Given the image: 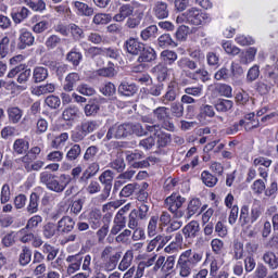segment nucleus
<instances>
[{"mask_svg":"<svg viewBox=\"0 0 278 278\" xmlns=\"http://www.w3.org/2000/svg\"><path fill=\"white\" fill-rule=\"evenodd\" d=\"M26 203H27V197H25V194H20L14 200L16 210H23V207H25Z\"/></svg>","mask_w":278,"mask_h":278,"instance_id":"obj_59","label":"nucleus"},{"mask_svg":"<svg viewBox=\"0 0 278 278\" xmlns=\"http://www.w3.org/2000/svg\"><path fill=\"white\" fill-rule=\"evenodd\" d=\"M61 41L62 39H60V37H58L56 35H51L46 40V47H48V49H55V47H58V45H60Z\"/></svg>","mask_w":278,"mask_h":278,"instance_id":"obj_44","label":"nucleus"},{"mask_svg":"<svg viewBox=\"0 0 278 278\" xmlns=\"http://www.w3.org/2000/svg\"><path fill=\"white\" fill-rule=\"evenodd\" d=\"M170 45H175V41H173L170 35L164 34L159 37V47H170Z\"/></svg>","mask_w":278,"mask_h":278,"instance_id":"obj_43","label":"nucleus"},{"mask_svg":"<svg viewBox=\"0 0 278 278\" xmlns=\"http://www.w3.org/2000/svg\"><path fill=\"white\" fill-rule=\"evenodd\" d=\"M187 210H188V216L189 218H191V216H194V214H197L199 210H201V201L199 199H192L189 202Z\"/></svg>","mask_w":278,"mask_h":278,"instance_id":"obj_23","label":"nucleus"},{"mask_svg":"<svg viewBox=\"0 0 278 278\" xmlns=\"http://www.w3.org/2000/svg\"><path fill=\"white\" fill-rule=\"evenodd\" d=\"M215 231L216 233H218V236L220 238H225V236H227V226H225V224H223V222H218L215 226Z\"/></svg>","mask_w":278,"mask_h":278,"instance_id":"obj_64","label":"nucleus"},{"mask_svg":"<svg viewBox=\"0 0 278 278\" xmlns=\"http://www.w3.org/2000/svg\"><path fill=\"white\" fill-rule=\"evenodd\" d=\"M12 198V191L10 190V185H3L0 191V203H8Z\"/></svg>","mask_w":278,"mask_h":278,"instance_id":"obj_31","label":"nucleus"},{"mask_svg":"<svg viewBox=\"0 0 278 278\" xmlns=\"http://www.w3.org/2000/svg\"><path fill=\"white\" fill-rule=\"evenodd\" d=\"M118 92H121V94H124V97H131V94L136 92V86L123 83L118 87Z\"/></svg>","mask_w":278,"mask_h":278,"instance_id":"obj_21","label":"nucleus"},{"mask_svg":"<svg viewBox=\"0 0 278 278\" xmlns=\"http://www.w3.org/2000/svg\"><path fill=\"white\" fill-rule=\"evenodd\" d=\"M125 217L123 216V214L118 213L115 217V225L112 228V233H114V236H116V233H118L121 231V229H123V227H125Z\"/></svg>","mask_w":278,"mask_h":278,"instance_id":"obj_25","label":"nucleus"},{"mask_svg":"<svg viewBox=\"0 0 278 278\" xmlns=\"http://www.w3.org/2000/svg\"><path fill=\"white\" fill-rule=\"evenodd\" d=\"M13 150L18 155H23L27 151H29V142H27L23 139H17V140H15V142L13 144Z\"/></svg>","mask_w":278,"mask_h":278,"instance_id":"obj_14","label":"nucleus"},{"mask_svg":"<svg viewBox=\"0 0 278 278\" xmlns=\"http://www.w3.org/2000/svg\"><path fill=\"white\" fill-rule=\"evenodd\" d=\"M101 92L102 94H104V97H112V94L116 92V87L114 86V84L109 83L104 85V87L101 89Z\"/></svg>","mask_w":278,"mask_h":278,"instance_id":"obj_55","label":"nucleus"},{"mask_svg":"<svg viewBox=\"0 0 278 278\" xmlns=\"http://www.w3.org/2000/svg\"><path fill=\"white\" fill-rule=\"evenodd\" d=\"M49 77V72L45 67H36L34 71V79L37 83L45 81Z\"/></svg>","mask_w":278,"mask_h":278,"instance_id":"obj_26","label":"nucleus"},{"mask_svg":"<svg viewBox=\"0 0 278 278\" xmlns=\"http://www.w3.org/2000/svg\"><path fill=\"white\" fill-rule=\"evenodd\" d=\"M184 203H186V198L177 193H173L165 200V205L168 207L169 212L174 214L175 218H184V211L180 210Z\"/></svg>","mask_w":278,"mask_h":278,"instance_id":"obj_2","label":"nucleus"},{"mask_svg":"<svg viewBox=\"0 0 278 278\" xmlns=\"http://www.w3.org/2000/svg\"><path fill=\"white\" fill-rule=\"evenodd\" d=\"M97 127H99L97 122H85L81 125V129L85 134H92V131H94V129H97Z\"/></svg>","mask_w":278,"mask_h":278,"instance_id":"obj_48","label":"nucleus"},{"mask_svg":"<svg viewBox=\"0 0 278 278\" xmlns=\"http://www.w3.org/2000/svg\"><path fill=\"white\" fill-rule=\"evenodd\" d=\"M40 180L49 190H53V192H63L64 188H66V184L61 182L56 177L47 172L41 173Z\"/></svg>","mask_w":278,"mask_h":278,"instance_id":"obj_3","label":"nucleus"},{"mask_svg":"<svg viewBox=\"0 0 278 278\" xmlns=\"http://www.w3.org/2000/svg\"><path fill=\"white\" fill-rule=\"evenodd\" d=\"M28 5L35 12H42V10H46L47 8V4L42 0H39L38 2H29Z\"/></svg>","mask_w":278,"mask_h":278,"instance_id":"obj_61","label":"nucleus"},{"mask_svg":"<svg viewBox=\"0 0 278 278\" xmlns=\"http://www.w3.org/2000/svg\"><path fill=\"white\" fill-rule=\"evenodd\" d=\"M125 48L131 55H138L144 49V45L137 41L135 38H130L126 41Z\"/></svg>","mask_w":278,"mask_h":278,"instance_id":"obj_7","label":"nucleus"},{"mask_svg":"<svg viewBox=\"0 0 278 278\" xmlns=\"http://www.w3.org/2000/svg\"><path fill=\"white\" fill-rule=\"evenodd\" d=\"M192 79L207 81V79H210V74L205 70H198L192 74Z\"/></svg>","mask_w":278,"mask_h":278,"instance_id":"obj_42","label":"nucleus"},{"mask_svg":"<svg viewBox=\"0 0 278 278\" xmlns=\"http://www.w3.org/2000/svg\"><path fill=\"white\" fill-rule=\"evenodd\" d=\"M89 220L92 223L93 227H99V223L101 220V212L100 211H92L89 214Z\"/></svg>","mask_w":278,"mask_h":278,"instance_id":"obj_53","label":"nucleus"},{"mask_svg":"<svg viewBox=\"0 0 278 278\" xmlns=\"http://www.w3.org/2000/svg\"><path fill=\"white\" fill-rule=\"evenodd\" d=\"M77 92L85 94L86 97H92V94H94V89L83 84L77 87Z\"/></svg>","mask_w":278,"mask_h":278,"instance_id":"obj_47","label":"nucleus"},{"mask_svg":"<svg viewBox=\"0 0 278 278\" xmlns=\"http://www.w3.org/2000/svg\"><path fill=\"white\" fill-rule=\"evenodd\" d=\"M233 108V102L231 100H222L216 104V110L218 112H229Z\"/></svg>","mask_w":278,"mask_h":278,"instance_id":"obj_36","label":"nucleus"},{"mask_svg":"<svg viewBox=\"0 0 278 278\" xmlns=\"http://www.w3.org/2000/svg\"><path fill=\"white\" fill-rule=\"evenodd\" d=\"M161 58H163L164 62H175L177 54L170 50H165L161 53Z\"/></svg>","mask_w":278,"mask_h":278,"instance_id":"obj_58","label":"nucleus"},{"mask_svg":"<svg viewBox=\"0 0 278 278\" xmlns=\"http://www.w3.org/2000/svg\"><path fill=\"white\" fill-rule=\"evenodd\" d=\"M131 134V125L123 124L118 126H113L109 129L106 138L111 140V138H125Z\"/></svg>","mask_w":278,"mask_h":278,"instance_id":"obj_4","label":"nucleus"},{"mask_svg":"<svg viewBox=\"0 0 278 278\" xmlns=\"http://www.w3.org/2000/svg\"><path fill=\"white\" fill-rule=\"evenodd\" d=\"M33 29L35 34H42V31H47V29H49V22L47 21L38 22Z\"/></svg>","mask_w":278,"mask_h":278,"instance_id":"obj_56","label":"nucleus"},{"mask_svg":"<svg viewBox=\"0 0 278 278\" xmlns=\"http://www.w3.org/2000/svg\"><path fill=\"white\" fill-rule=\"evenodd\" d=\"M199 231H201V226L197 220L190 222L182 229V233L187 240L197 238L199 236Z\"/></svg>","mask_w":278,"mask_h":278,"instance_id":"obj_6","label":"nucleus"},{"mask_svg":"<svg viewBox=\"0 0 278 278\" xmlns=\"http://www.w3.org/2000/svg\"><path fill=\"white\" fill-rule=\"evenodd\" d=\"M154 12L157 18H166V16H168V5L164 2H159Z\"/></svg>","mask_w":278,"mask_h":278,"instance_id":"obj_22","label":"nucleus"},{"mask_svg":"<svg viewBox=\"0 0 278 278\" xmlns=\"http://www.w3.org/2000/svg\"><path fill=\"white\" fill-rule=\"evenodd\" d=\"M172 112L175 116H177L178 118H181V116H184V104L181 103L172 104Z\"/></svg>","mask_w":278,"mask_h":278,"instance_id":"obj_62","label":"nucleus"},{"mask_svg":"<svg viewBox=\"0 0 278 278\" xmlns=\"http://www.w3.org/2000/svg\"><path fill=\"white\" fill-rule=\"evenodd\" d=\"M66 140H68V134L63 132L60 136L55 137L54 140H52L51 147L53 149H60V147H62V144H64Z\"/></svg>","mask_w":278,"mask_h":278,"instance_id":"obj_34","label":"nucleus"},{"mask_svg":"<svg viewBox=\"0 0 278 278\" xmlns=\"http://www.w3.org/2000/svg\"><path fill=\"white\" fill-rule=\"evenodd\" d=\"M55 231H58V227H55V225L52 223H48L43 227V236L46 238H53V236H55Z\"/></svg>","mask_w":278,"mask_h":278,"instance_id":"obj_39","label":"nucleus"},{"mask_svg":"<svg viewBox=\"0 0 278 278\" xmlns=\"http://www.w3.org/2000/svg\"><path fill=\"white\" fill-rule=\"evenodd\" d=\"M239 223H240L241 227H244V225H249V224L253 223V220L251 219V216H249V206H243L241 208Z\"/></svg>","mask_w":278,"mask_h":278,"instance_id":"obj_27","label":"nucleus"},{"mask_svg":"<svg viewBox=\"0 0 278 278\" xmlns=\"http://www.w3.org/2000/svg\"><path fill=\"white\" fill-rule=\"evenodd\" d=\"M9 121L13 124L20 123L21 118H23V111L16 106H12L8 109Z\"/></svg>","mask_w":278,"mask_h":278,"instance_id":"obj_15","label":"nucleus"},{"mask_svg":"<svg viewBox=\"0 0 278 278\" xmlns=\"http://www.w3.org/2000/svg\"><path fill=\"white\" fill-rule=\"evenodd\" d=\"M251 188L254 194H262V192L266 190V184L264 182V180L257 179L253 182Z\"/></svg>","mask_w":278,"mask_h":278,"instance_id":"obj_37","label":"nucleus"},{"mask_svg":"<svg viewBox=\"0 0 278 278\" xmlns=\"http://www.w3.org/2000/svg\"><path fill=\"white\" fill-rule=\"evenodd\" d=\"M62 157H64V154L60 151H53L47 155L49 162H62Z\"/></svg>","mask_w":278,"mask_h":278,"instance_id":"obj_60","label":"nucleus"},{"mask_svg":"<svg viewBox=\"0 0 278 278\" xmlns=\"http://www.w3.org/2000/svg\"><path fill=\"white\" fill-rule=\"evenodd\" d=\"M254 118V113L245 115V118L240 121V126H244L245 131H251V129L260 127V122L255 121Z\"/></svg>","mask_w":278,"mask_h":278,"instance_id":"obj_9","label":"nucleus"},{"mask_svg":"<svg viewBox=\"0 0 278 278\" xmlns=\"http://www.w3.org/2000/svg\"><path fill=\"white\" fill-rule=\"evenodd\" d=\"M112 21V15L105 13H98L93 16V23L96 25H108Z\"/></svg>","mask_w":278,"mask_h":278,"instance_id":"obj_28","label":"nucleus"},{"mask_svg":"<svg viewBox=\"0 0 278 278\" xmlns=\"http://www.w3.org/2000/svg\"><path fill=\"white\" fill-rule=\"evenodd\" d=\"M131 14H134V7H131L129 4H125L119 8V12L117 14H115L113 20L116 21V23H123V21H125V18L131 16Z\"/></svg>","mask_w":278,"mask_h":278,"instance_id":"obj_8","label":"nucleus"},{"mask_svg":"<svg viewBox=\"0 0 278 278\" xmlns=\"http://www.w3.org/2000/svg\"><path fill=\"white\" fill-rule=\"evenodd\" d=\"M61 103L62 102L60 101V98H58V96H49L46 98V104L52 110H56V108H60Z\"/></svg>","mask_w":278,"mask_h":278,"instance_id":"obj_38","label":"nucleus"},{"mask_svg":"<svg viewBox=\"0 0 278 278\" xmlns=\"http://www.w3.org/2000/svg\"><path fill=\"white\" fill-rule=\"evenodd\" d=\"M139 56V62H153L155 60V50L153 48H143Z\"/></svg>","mask_w":278,"mask_h":278,"instance_id":"obj_18","label":"nucleus"},{"mask_svg":"<svg viewBox=\"0 0 278 278\" xmlns=\"http://www.w3.org/2000/svg\"><path fill=\"white\" fill-rule=\"evenodd\" d=\"M14 134H16V129L12 126H7L1 130V138H3V140H8V138H12Z\"/></svg>","mask_w":278,"mask_h":278,"instance_id":"obj_51","label":"nucleus"},{"mask_svg":"<svg viewBox=\"0 0 278 278\" xmlns=\"http://www.w3.org/2000/svg\"><path fill=\"white\" fill-rule=\"evenodd\" d=\"M270 164H273V161L265 159L264 156H258L254 160V166H264L265 168H269Z\"/></svg>","mask_w":278,"mask_h":278,"instance_id":"obj_57","label":"nucleus"},{"mask_svg":"<svg viewBox=\"0 0 278 278\" xmlns=\"http://www.w3.org/2000/svg\"><path fill=\"white\" fill-rule=\"evenodd\" d=\"M99 112V103L94 100L89 101V103L85 106L86 116H92Z\"/></svg>","mask_w":278,"mask_h":278,"instance_id":"obj_32","label":"nucleus"},{"mask_svg":"<svg viewBox=\"0 0 278 278\" xmlns=\"http://www.w3.org/2000/svg\"><path fill=\"white\" fill-rule=\"evenodd\" d=\"M67 60H68V62H72V64H74V66H78L79 62H81V53H79L77 51H71L67 54Z\"/></svg>","mask_w":278,"mask_h":278,"instance_id":"obj_41","label":"nucleus"},{"mask_svg":"<svg viewBox=\"0 0 278 278\" xmlns=\"http://www.w3.org/2000/svg\"><path fill=\"white\" fill-rule=\"evenodd\" d=\"M98 75L100 77H114L115 75L114 67L110 65L109 67L101 68L98 71Z\"/></svg>","mask_w":278,"mask_h":278,"instance_id":"obj_54","label":"nucleus"},{"mask_svg":"<svg viewBox=\"0 0 278 278\" xmlns=\"http://www.w3.org/2000/svg\"><path fill=\"white\" fill-rule=\"evenodd\" d=\"M257 50L255 48H250L245 53L241 54V63L249 64V62H253L255 60V55Z\"/></svg>","mask_w":278,"mask_h":278,"instance_id":"obj_29","label":"nucleus"},{"mask_svg":"<svg viewBox=\"0 0 278 278\" xmlns=\"http://www.w3.org/2000/svg\"><path fill=\"white\" fill-rule=\"evenodd\" d=\"M17 81L18 84H25V81H27V79H29L30 75H31V71L30 70H21V72L17 74Z\"/></svg>","mask_w":278,"mask_h":278,"instance_id":"obj_52","label":"nucleus"},{"mask_svg":"<svg viewBox=\"0 0 278 278\" xmlns=\"http://www.w3.org/2000/svg\"><path fill=\"white\" fill-rule=\"evenodd\" d=\"M157 34V26L151 25L141 31L142 40H149V38H155Z\"/></svg>","mask_w":278,"mask_h":278,"instance_id":"obj_30","label":"nucleus"},{"mask_svg":"<svg viewBox=\"0 0 278 278\" xmlns=\"http://www.w3.org/2000/svg\"><path fill=\"white\" fill-rule=\"evenodd\" d=\"M80 153H81V148L79 147V144H75L67 152V159L68 160H77V157H79Z\"/></svg>","mask_w":278,"mask_h":278,"instance_id":"obj_45","label":"nucleus"},{"mask_svg":"<svg viewBox=\"0 0 278 278\" xmlns=\"http://www.w3.org/2000/svg\"><path fill=\"white\" fill-rule=\"evenodd\" d=\"M203 260V255L193 253L192 250L185 251L178 260L177 270L180 277H190L192 268Z\"/></svg>","mask_w":278,"mask_h":278,"instance_id":"obj_1","label":"nucleus"},{"mask_svg":"<svg viewBox=\"0 0 278 278\" xmlns=\"http://www.w3.org/2000/svg\"><path fill=\"white\" fill-rule=\"evenodd\" d=\"M67 262L72 263L67 268V273L73 274L75 270H79V266H81V258L79 256H70Z\"/></svg>","mask_w":278,"mask_h":278,"instance_id":"obj_24","label":"nucleus"},{"mask_svg":"<svg viewBox=\"0 0 278 278\" xmlns=\"http://www.w3.org/2000/svg\"><path fill=\"white\" fill-rule=\"evenodd\" d=\"M77 81H79V74L72 73L67 75L65 78V84L63 86L65 92H73V88H75V84H77Z\"/></svg>","mask_w":278,"mask_h":278,"instance_id":"obj_12","label":"nucleus"},{"mask_svg":"<svg viewBox=\"0 0 278 278\" xmlns=\"http://www.w3.org/2000/svg\"><path fill=\"white\" fill-rule=\"evenodd\" d=\"M201 179L203 184L206 185L208 188H214V185L218 181V179L214 175L206 170L202 173Z\"/></svg>","mask_w":278,"mask_h":278,"instance_id":"obj_19","label":"nucleus"},{"mask_svg":"<svg viewBox=\"0 0 278 278\" xmlns=\"http://www.w3.org/2000/svg\"><path fill=\"white\" fill-rule=\"evenodd\" d=\"M73 227H75V222L71 217H63L59 222V231L68 232L73 231Z\"/></svg>","mask_w":278,"mask_h":278,"instance_id":"obj_17","label":"nucleus"},{"mask_svg":"<svg viewBox=\"0 0 278 278\" xmlns=\"http://www.w3.org/2000/svg\"><path fill=\"white\" fill-rule=\"evenodd\" d=\"M101 184L111 185L114 177L112 176V172L105 170L101 176L99 177Z\"/></svg>","mask_w":278,"mask_h":278,"instance_id":"obj_63","label":"nucleus"},{"mask_svg":"<svg viewBox=\"0 0 278 278\" xmlns=\"http://www.w3.org/2000/svg\"><path fill=\"white\" fill-rule=\"evenodd\" d=\"M263 261L269 266V268H278V256L274 252H265L263 255Z\"/></svg>","mask_w":278,"mask_h":278,"instance_id":"obj_13","label":"nucleus"},{"mask_svg":"<svg viewBox=\"0 0 278 278\" xmlns=\"http://www.w3.org/2000/svg\"><path fill=\"white\" fill-rule=\"evenodd\" d=\"M18 40V49H26L27 47H31V45H34V35H31L29 31H24L21 34Z\"/></svg>","mask_w":278,"mask_h":278,"instance_id":"obj_11","label":"nucleus"},{"mask_svg":"<svg viewBox=\"0 0 278 278\" xmlns=\"http://www.w3.org/2000/svg\"><path fill=\"white\" fill-rule=\"evenodd\" d=\"M191 31L192 30H190L188 26H180L176 31V40H178V42H184L185 40H187Z\"/></svg>","mask_w":278,"mask_h":278,"instance_id":"obj_20","label":"nucleus"},{"mask_svg":"<svg viewBox=\"0 0 278 278\" xmlns=\"http://www.w3.org/2000/svg\"><path fill=\"white\" fill-rule=\"evenodd\" d=\"M74 5L78 14H81V16H92V14H94V10L84 2L77 1Z\"/></svg>","mask_w":278,"mask_h":278,"instance_id":"obj_16","label":"nucleus"},{"mask_svg":"<svg viewBox=\"0 0 278 278\" xmlns=\"http://www.w3.org/2000/svg\"><path fill=\"white\" fill-rule=\"evenodd\" d=\"M28 212H30V214H36V212H38V194L36 193L30 194Z\"/></svg>","mask_w":278,"mask_h":278,"instance_id":"obj_40","label":"nucleus"},{"mask_svg":"<svg viewBox=\"0 0 278 278\" xmlns=\"http://www.w3.org/2000/svg\"><path fill=\"white\" fill-rule=\"evenodd\" d=\"M223 48L229 55H238V53H240V49L229 42H225Z\"/></svg>","mask_w":278,"mask_h":278,"instance_id":"obj_50","label":"nucleus"},{"mask_svg":"<svg viewBox=\"0 0 278 278\" xmlns=\"http://www.w3.org/2000/svg\"><path fill=\"white\" fill-rule=\"evenodd\" d=\"M28 15H29V10H27L26 8H22L20 12L13 15V21L15 23H21L24 18H27Z\"/></svg>","mask_w":278,"mask_h":278,"instance_id":"obj_46","label":"nucleus"},{"mask_svg":"<svg viewBox=\"0 0 278 278\" xmlns=\"http://www.w3.org/2000/svg\"><path fill=\"white\" fill-rule=\"evenodd\" d=\"M14 51V45L10 42V37H3L0 41V55L1 58H5L10 55Z\"/></svg>","mask_w":278,"mask_h":278,"instance_id":"obj_10","label":"nucleus"},{"mask_svg":"<svg viewBox=\"0 0 278 278\" xmlns=\"http://www.w3.org/2000/svg\"><path fill=\"white\" fill-rule=\"evenodd\" d=\"M31 262V251L27 248H24L20 254V264L21 266H27Z\"/></svg>","mask_w":278,"mask_h":278,"instance_id":"obj_33","label":"nucleus"},{"mask_svg":"<svg viewBox=\"0 0 278 278\" xmlns=\"http://www.w3.org/2000/svg\"><path fill=\"white\" fill-rule=\"evenodd\" d=\"M206 18L207 15L195 8H191L187 11V23H191V25H203Z\"/></svg>","mask_w":278,"mask_h":278,"instance_id":"obj_5","label":"nucleus"},{"mask_svg":"<svg viewBox=\"0 0 278 278\" xmlns=\"http://www.w3.org/2000/svg\"><path fill=\"white\" fill-rule=\"evenodd\" d=\"M155 73H156V76H157V79L160 81H164V79H166V75L168 73V70H166V67H164V65H157L155 68H154Z\"/></svg>","mask_w":278,"mask_h":278,"instance_id":"obj_49","label":"nucleus"},{"mask_svg":"<svg viewBox=\"0 0 278 278\" xmlns=\"http://www.w3.org/2000/svg\"><path fill=\"white\" fill-rule=\"evenodd\" d=\"M79 112V109L77 106H70L63 111V118L64 121H73L75 116H77V113Z\"/></svg>","mask_w":278,"mask_h":278,"instance_id":"obj_35","label":"nucleus"}]
</instances>
